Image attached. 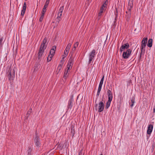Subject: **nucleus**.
<instances>
[{
    "label": "nucleus",
    "instance_id": "nucleus-29",
    "mask_svg": "<svg viewBox=\"0 0 155 155\" xmlns=\"http://www.w3.org/2000/svg\"><path fill=\"white\" fill-rule=\"evenodd\" d=\"M63 146L64 145H62L60 143H59L58 145L57 148L61 150L63 148Z\"/></svg>",
    "mask_w": 155,
    "mask_h": 155
},
{
    "label": "nucleus",
    "instance_id": "nucleus-31",
    "mask_svg": "<svg viewBox=\"0 0 155 155\" xmlns=\"http://www.w3.org/2000/svg\"><path fill=\"white\" fill-rule=\"evenodd\" d=\"M102 13H101V12H99L98 13V16L97 17V19L98 20H99L101 17V16L102 15Z\"/></svg>",
    "mask_w": 155,
    "mask_h": 155
},
{
    "label": "nucleus",
    "instance_id": "nucleus-33",
    "mask_svg": "<svg viewBox=\"0 0 155 155\" xmlns=\"http://www.w3.org/2000/svg\"><path fill=\"white\" fill-rule=\"evenodd\" d=\"M49 56H50V54H49L48 55V57H47V61L48 62H49L51 61L52 59V57H53V56H51V55L50 58H49Z\"/></svg>",
    "mask_w": 155,
    "mask_h": 155
},
{
    "label": "nucleus",
    "instance_id": "nucleus-32",
    "mask_svg": "<svg viewBox=\"0 0 155 155\" xmlns=\"http://www.w3.org/2000/svg\"><path fill=\"white\" fill-rule=\"evenodd\" d=\"M63 9L64 6L61 7L59 9L58 13L62 14Z\"/></svg>",
    "mask_w": 155,
    "mask_h": 155
},
{
    "label": "nucleus",
    "instance_id": "nucleus-5",
    "mask_svg": "<svg viewBox=\"0 0 155 155\" xmlns=\"http://www.w3.org/2000/svg\"><path fill=\"white\" fill-rule=\"evenodd\" d=\"M132 50L130 49H128L126 51L123 52L122 54V57L124 59L128 58L130 55Z\"/></svg>",
    "mask_w": 155,
    "mask_h": 155
},
{
    "label": "nucleus",
    "instance_id": "nucleus-48",
    "mask_svg": "<svg viewBox=\"0 0 155 155\" xmlns=\"http://www.w3.org/2000/svg\"><path fill=\"white\" fill-rule=\"evenodd\" d=\"M77 47H76V46L74 44V50H75L76 48Z\"/></svg>",
    "mask_w": 155,
    "mask_h": 155
},
{
    "label": "nucleus",
    "instance_id": "nucleus-55",
    "mask_svg": "<svg viewBox=\"0 0 155 155\" xmlns=\"http://www.w3.org/2000/svg\"><path fill=\"white\" fill-rule=\"evenodd\" d=\"M35 70V68L34 70Z\"/></svg>",
    "mask_w": 155,
    "mask_h": 155
},
{
    "label": "nucleus",
    "instance_id": "nucleus-10",
    "mask_svg": "<svg viewBox=\"0 0 155 155\" xmlns=\"http://www.w3.org/2000/svg\"><path fill=\"white\" fill-rule=\"evenodd\" d=\"M68 72L69 71H68V70H65L63 78L64 79H62V81L63 84L65 83L67 81V79L69 74L68 73Z\"/></svg>",
    "mask_w": 155,
    "mask_h": 155
},
{
    "label": "nucleus",
    "instance_id": "nucleus-54",
    "mask_svg": "<svg viewBox=\"0 0 155 155\" xmlns=\"http://www.w3.org/2000/svg\"><path fill=\"white\" fill-rule=\"evenodd\" d=\"M100 155H103L102 154H101Z\"/></svg>",
    "mask_w": 155,
    "mask_h": 155
},
{
    "label": "nucleus",
    "instance_id": "nucleus-49",
    "mask_svg": "<svg viewBox=\"0 0 155 155\" xmlns=\"http://www.w3.org/2000/svg\"><path fill=\"white\" fill-rule=\"evenodd\" d=\"M67 55H65L64 56V57H63L62 58V60H62L63 61H64L63 60L64 59V58L66 57V56Z\"/></svg>",
    "mask_w": 155,
    "mask_h": 155
},
{
    "label": "nucleus",
    "instance_id": "nucleus-17",
    "mask_svg": "<svg viewBox=\"0 0 155 155\" xmlns=\"http://www.w3.org/2000/svg\"><path fill=\"white\" fill-rule=\"evenodd\" d=\"M26 7L27 6L26 3L25 2L22 7V9L21 12V15L22 16H23L25 14L26 9Z\"/></svg>",
    "mask_w": 155,
    "mask_h": 155
},
{
    "label": "nucleus",
    "instance_id": "nucleus-35",
    "mask_svg": "<svg viewBox=\"0 0 155 155\" xmlns=\"http://www.w3.org/2000/svg\"><path fill=\"white\" fill-rule=\"evenodd\" d=\"M107 4H108V0H104V2L103 5H104V6L107 7Z\"/></svg>",
    "mask_w": 155,
    "mask_h": 155
},
{
    "label": "nucleus",
    "instance_id": "nucleus-27",
    "mask_svg": "<svg viewBox=\"0 0 155 155\" xmlns=\"http://www.w3.org/2000/svg\"><path fill=\"white\" fill-rule=\"evenodd\" d=\"M135 102V97H133L131 100V104L130 106L131 107H132L134 105V103Z\"/></svg>",
    "mask_w": 155,
    "mask_h": 155
},
{
    "label": "nucleus",
    "instance_id": "nucleus-39",
    "mask_svg": "<svg viewBox=\"0 0 155 155\" xmlns=\"http://www.w3.org/2000/svg\"><path fill=\"white\" fill-rule=\"evenodd\" d=\"M83 150L82 149H81L78 155H82V152L83 151Z\"/></svg>",
    "mask_w": 155,
    "mask_h": 155
},
{
    "label": "nucleus",
    "instance_id": "nucleus-40",
    "mask_svg": "<svg viewBox=\"0 0 155 155\" xmlns=\"http://www.w3.org/2000/svg\"><path fill=\"white\" fill-rule=\"evenodd\" d=\"M62 15V14H61V13H58L57 17H60V18H61V16Z\"/></svg>",
    "mask_w": 155,
    "mask_h": 155
},
{
    "label": "nucleus",
    "instance_id": "nucleus-43",
    "mask_svg": "<svg viewBox=\"0 0 155 155\" xmlns=\"http://www.w3.org/2000/svg\"><path fill=\"white\" fill-rule=\"evenodd\" d=\"M142 52H141V51L140 52V57H139V60H140L141 58V55H142Z\"/></svg>",
    "mask_w": 155,
    "mask_h": 155
},
{
    "label": "nucleus",
    "instance_id": "nucleus-21",
    "mask_svg": "<svg viewBox=\"0 0 155 155\" xmlns=\"http://www.w3.org/2000/svg\"><path fill=\"white\" fill-rule=\"evenodd\" d=\"M121 47L125 50V49H128L130 47V45L128 43H127L122 45Z\"/></svg>",
    "mask_w": 155,
    "mask_h": 155
},
{
    "label": "nucleus",
    "instance_id": "nucleus-38",
    "mask_svg": "<svg viewBox=\"0 0 155 155\" xmlns=\"http://www.w3.org/2000/svg\"><path fill=\"white\" fill-rule=\"evenodd\" d=\"M124 50L121 46L120 48V53H121Z\"/></svg>",
    "mask_w": 155,
    "mask_h": 155
},
{
    "label": "nucleus",
    "instance_id": "nucleus-9",
    "mask_svg": "<svg viewBox=\"0 0 155 155\" xmlns=\"http://www.w3.org/2000/svg\"><path fill=\"white\" fill-rule=\"evenodd\" d=\"M104 75L102 77V78L101 81L100 82L99 86L98 88V90L97 92V93L96 95L98 97L99 94L100 92V91H101V89L102 88V85L104 80Z\"/></svg>",
    "mask_w": 155,
    "mask_h": 155
},
{
    "label": "nucleus",
    "instance_id": "nucleus-8",
    "mask_svg": "<svg viewBox=\"0 0 155 155\" xmlns=\"http://www.w3.org/2000/svg\"><path fill=\"white\" fill-rule=\"evenodd\" d=\"M74 101L73 95H72L69 100L68 104L67 105L68 110L70 109H71L73 106V103Z\"/></svg>",
    "mask_w": 155,
    "mask_h": 155
},
{
    "label": "nucleus",
    "instance_id": "nucleus-37",
    "mask_svg": "<svg viewBox=\"0 0 155 155\" xmlns=\"http://www.w3.org/2000/svg\"><path fill=\"white\" fill-rule=\"evenodd\" d=\"M102 9H103L104 11L106 10L107 7L104 6V5H102L101 8Z\"/></svg>",
    "mask_w": 155,
    "mask_h": 155
},
{
    "label": "nucleus",
    "instance_id": "nucleus-14",
    "mask_svg": "<svg viewBox=\"0 0 155 155\" xmlns=\"http://www.w3.org/2000/svg\"><path fill=\"white\" fill-rule=\"evenodd\" d=\"M71 44L72 43H69L67 45L64 52V55H68L71 45Z\"/></svg>",
    "mask_w": 155,
    "mask_h": 155
},
{
    "label": "nucleus",
    "instance_id": "nucleus-16",
    "mask_svg": "<svg viewBox=\"0 0 155 155\" xmlns=\"http://www.w3.org/2000/svg\"><path fill=\"white\" fill-rule=\"evenodd\" d=\"M153 128V125L151 124H149L147 128V134H150L151 133Z\"/></svg>",
    "mask_w": 155,
    "mask_h": 155
},
{
    "label": "nucleus",
    "instance_id": "nucleus-52",
    "mask_svg": "<svg viewBox=\"0 0 155 155\" xmlns=\"http://www.w3.org/2000/svg\"><path fill=\"white\" fill-rule=\"evenodd\" d=\"M96 101H97V99H96V100H95V103H96Z\"/></svg>",
    "mask_w": 155,
    "mask_h": 155
},
{
    "label": "nucleus",
    "instance_id": "nucleus-15",
    "mask_svg": "<svg viewBox=\"0 0 155 155\" xmlns=\"http://www.w3.org/2000/svg\"><path fill=\"white\" fill-rule=\"evenodd\" d=\"M64 61L61 60L60 62V64H59L56 71V72H57V74H58L61 70L62 67L63 66V64H64Z\"/></svg>",
    "mask_w": 155,
    "mask_h": 155
},
{
    "label": "nucleus",
    "instance_id": "nucleus-53",
    "mask_svg": "<svg viewBox=\"0 0 155 155\" xmlns=\"http://www.w3.org/2000/svg\"><path fill=\"white\" fill-rule=\"evenodd\" d=\"M104 95H103V98H102L103 99L104 98Z\"/></svg>",
    "mask_w": 155,
    "mask_h": 155
},
{
    "label": "nucleus",
    "instance_id": "nucleus-2",
    "mask_svg": "<svg viewBox=\"0 0 155 155\" xmlns=\"http://www.w3.org/2000/svg\"><path fill=\"white\" fill-rule=\"evenodd\" d=\"M15 71L14 69H12L9 67L7 73V77L10 81H13L15 77Z\"/></svg>",
    "mask_w": 155,
    "mask_h": 155
},
{
    "label": "nucleus",
    "instance_id": "nucleus-30",
    "mask_svg": "<svg viewBox=\"0 0 155 155\" xmlns=\"http://www.w3.org/2000/svg\"><path fill=\"white\" fill-rule=\"evenodd\" d=\"M32 110L31 108H30L28 111L27 114V117H28L31 114V113L32 112Z\"/></svg>",
    "mask_w": 155,
    "mask_h": 155
},
{
    "label": "nucleus",
    "instance_id": "nucleus-28",
    "mask_svg": "<svg viewBox=\"0 0 155 155\" xmlns=\"http://www.w3.org/2000/svg\"><path fill=\"white\" fill-rule=\"evenodd\" d=\"M72 65L70 64L69 63H68V64L67 66V68L65 69V70H68V71H70V67H71V68H72Z\"/></svg>",
    "mask_w": 155,
    "mask_h": 155
},
{
    "label": "nucleus",
    "instance_id": "nucleus-41",
    "mask_svg": "<svg viewBox=\"0 0 155 155\" xmlns=\"http://www.w3.org/2000/svg\"><path fill=\"white\" fill-rule=\"evenodd\" d=\"M134 0H129L128 3L133 4Z\"/></svg>",
    "mask_w": 155,
    "mask_h": 155
},
{
    "label": "nucleus",
    "instance_id": "nucleus-47",
    "mask_svg": "<svg viewBox=\"0 0 155 155\" xmlns=\"http://www.w3.org/2000/svg\"><path fill=\"white\" fill-rule=\"evenodd\" d=\"M153 113H155V104L153 108Z\"/></svg>",
    "mask_w": 155,
    "mask_h": 155
},
{
    "label": "nucleus",
    "instance_id": "nucleus-4",
    "mask_svg": "<svg viewBox=\"0 0 155 155\" xmlns=\"http://www.w3.org/2000/svg\"><path fill=\"white\" fill-rule=\"evenodd\" d=\"M147 38L144 37L143 38L142 42L141 44L140 47L141 51V52L143 51L145 52V48L147 42Z\"/></svg>",
    "mask_w": 155,
    "mask_h": 155
},
{
    "label": "nucleus",
    "instance_id": "nucleus-3",
    "mask_svg": "<svg viewBox=\"0 0 155 155\" xmlns=\"http://www.w3.org/2000/svg\"><path fill=\"white\" fill-rule=\"evenodd\" d=\"M34 142L35 143L37 147H40L41 144V140L37 131L35 133V137L34 139Z\"/></svg>",
    "mask_w": 155,
    "mask_h": 155
},
{
    "label": "nucleus",
    "instance_id": "nucleus-13",
    "mask_svg": "<svg viewBox=\"0 0 155 155\" xmlns=\"http://www.w3.org/2000/svg\"><path fill=\"white\" fill-rule=\"evenodd\" d=\"M44 51L41 49H39L38 52V57H37L38 60L39 61H40L42 59V57L43 55Z\"/></svg>",
    "mask_w": 155,
    "mask_h": 155
},
{
    "label": "nucleus",
    "instance_id": "nucleus-23",
    "mask_svg": "<svg viewBox=\"0 0 155 155\" xmlns=\"http://www.w3.org/2000/svg\"><path fill=\"white\" fill-rule=\"evenodd\" d=\"M74 62V58H73L72 55H71L69 61L68 62V63H69L70 64L73 65Z\"/></svg>",
    "mask_w": 155,
    "mask_h": 155
},
{
    "label": "nucleus",
    "instance_id": "nucleus-7",
    "mask_svg": "<svg viewBox=\"0 0 155 155\" xmlns=\"http://www.w3.org/2000/svg\"><path fill=\"white\" fill-rule=\"evenodd\" d=\"M96 51L94 49H93L89 53V60L88 64H90L91 61L94 59V58L96 55Z\"/></svg>",
    "mask_w": 155,
    "mask_h": 155
},
{
    "label": "nucleus",
    "instance_id": "nucleus-46",
    "mask_svg": "<svg viewBox=\"0 0 155 155\" xmlns=\"http://www.w3.org/2000/svg\"><path fill=\"white\" fill-rule=\"evenodd\" d=\"M57 19L58 20V22L61 20V18L60 17H57Z\"/></svg>",
    "mask_w": 155,
    "mask_h": 155
},
{
    "label": "nucleus",
    "instance_id": "nucleus-50",
    "mask_svg": "<svg viewBox=\"0 0 155 155\" xmlns=\"http://www.w3.org/2000/svg\"><path fill=\"white\" fill-rule=\"evenodd\" d=\"M79 95H80V94L78 95V96H77V100H78V97H79Z\"/></svg>",
    "mask_w": 155,
    "mask_h": 155
},
{
    "label": "nucleus",
    "instance_id": "nucleus-22",
    "mask_svg": "<svg viewBox=\"0 0 155 155\" xmlns=\"http://www.w3.org/2000/svg\"><path fill=\"white\" fill-rule=\"evenodd\" d=\"M152 43H153V39L152 38L149 39L148 41V43L147 44V46L149 48H151L152 47Z\"/></svg>",
    "mask_w": 155,
    "mask_h": 155
},
{
    "label": "nucleus",
    "instance_id": "nucleus-36",
    "mask_svg": "<svg viewBox=\"0 0 155 155\" xmlns=\"http://www.w3.org/2000/svg\"><path fill=\"white\" fill-rule=\"evenodd\" d=\"M3 37H2L0 39V48H1L2 47V41H3Z\"/></svg>",
    "mask_w": 155,
    "mask_h": 155
},
{
    "label": "nucleus",
    "instance_id": "nucleus-24",
    "mask_svg": "<svg viewBox=\"0 0 155 155\" xmlns=\"http://www.w3.org/2000/svg\"><path fill=\"white\" fill-rule=\"evenodd\" d=\"M114 14L115 15V21H114V23H116V21L117 19V17L118 16V11L117 8H115V11L114 12Z\"/></svg>",
    "mask_w": 155,
    "mask_h": 155
},
{
    "label": "nucleus",
    "instance_id": "nucleus-11",
    "mask_svg": "<svg viewBox=\"0 0 155 155\" xmlns=\"http://www.w3.org/2000/svg\"><path fill=\"white\" fill-rule=\"evenodd\" d=\"M103 99L101 101L99 102L98 104V108L97 109L98 112H101L102 111L104 108V104L102 102Z\"/></svg>",
    "mask_w": 155,
    "mask_h": 155
},
{
    "label": "nucleus",
    "instance_id": "nucleus-56",
    "mask_svg": "<svg viewBox=\"0 0 155 155\" xmlns=\"http://www.w3.org/2000/svg\"><path fill=\"white\" fill-rule=\"evenodd\" d=\"M84 153L82 155H84Z\"/></svg>",
    "mask_w": 155,
    "mask_h": 155
},
{
    "label": "nucleus",
    "instance_id": "nucleus-45",
    "mask_svg": "<svg viewBox=\"0 0 155 155\" xmlns=\"http://www.w3.org/2000/svg\"><path fill=\"white\" fill-rule=\"evenodd\" d=\"M98 106V104H95V110H97V107Z\"/></svg>",
    "mask_w": 155,
    "mask_h": 155
},
{
    "label": "nucleus",
    "instance_id": "nucleus-19",
    "mask_svg": "<svg viewBox=\"0 0 155 155\" xmlns=\"http://www.w3.org/2000/svg\"><path fill=\"white\" fill-rule=\"evenodd\" d=\"M56 46L55 45L53 46L52 48L50 50V54L51 56H53L56 49Z\"/></svg>",
    "mask_w": 155,
    "mask_h": 155
},
{
    "label": "nucleus",
    "instance_id": "nucleus-26",
    "mask_svg": "<svg viewBox=\"0 0 155 155\" xmlns=\"http://www.w3.org/2000/svg\"><path fill=\"white\" fill-rule=\"evenodd\" d=\"M111 101L108 100V101L107 102L106 105L105 107L106 109H107L110 106Z\"/></svg>",
    "mask_w": 155,
    "mask_h": 155
},
{
    "label": "nucleus",
    "instance_id": "nucleus-6",
    "mask_svg": "<svg viewBox=\"0 0 155 155\" xmlns=\"http://www.w3.org/2000/svg\"><path fill=\"white\" fill-rule=\"evenodd\" d=\"M47 41V38L46 37H45L43 40L39 49H41L44 51H45L47 47V45L48 44Z\"/></svg>",
    "mask_w": 155,
    "mask_h": 155
},
{
    "label": "nucleus",
    "instance_id": "nucleus-34",
    "mask_svg": "<svg viewBox=\"0 0 155 155\" xmlns=\"http://www.w3.org/2000/svg\"><path fill=\"white\" fill-rule=\"evenodd\" d=\"M32 150V149L30 147H28V155H31V152Z\"/></svg>",
    "mask_w": 155,
    "mask_h": 155
},
{
    "label": "nucleus",
    "instance_id": "nucleus-51",
    "mask_svg": "<svg viewBox=\"0 0 155 155\" xmlns=\"http://www.w3.org/2000/svg\"><path fill=\"white\" fill-rule=\"evenodd\" d=\"M72 51L73 52H74L75 51V50H74V48L72 49Z\"/></svg>",
    "mask_w": 155,
    "mask_h": 155
},
{
    "label": "nucleus",
    "instance_id": "nucleus-25",
    "mask_svg": "<svg viewBox=\"0 0 155 155\" xmlns=\"http://www.w3.org/2000/svg\"><path fill=\"white\" fill-rule=\"evenodd\" d=\"M45 13V12H41V15L39 19L40 21L41 22L42 21L44 16Z\"/></svg>",
    "mask_w": 155,
    "mask_h": 155
},
{
    "label": "nucleus",
    "instance_id": "nucleus-18",
    "mask_svg": "<svg viewBox=\"0 0 155 155\" xmlns=\"http://www.w3.org/2000/svg\"><path fill=\"white\" fill-rule=\"evenodd\" d=\"M50 2V0H47L46 2L45 3V5L44 6L41 12H45L46 10V8L48 7L49 2Z\"/></svg>",
    "mask_w": 155,
    "mask_h": 155
},
{
    "label": "nucleus",
    "instance_id": "nucleus-1",
    "mask_svg": "<svg viewBox=\"0 0 155 155\" xmlns=\"http://www.w3.org/2000/svg\"><path fill=\"white\" fill-rule=\"evenodd\" d=\"M133 7V4L132 3H128L127 11H126L127 15H125V18L127 21H129L132 16L131 8Z\"/></svg>",
    "mask_w": 155,
    "mask_h": 155
},
{
    "label": "nucleus",
    "instance_id": "nucleus-42",
    "mask_svg": "<svg viewBox=\"0 0 155 155\" xmlns=\"http://www.w3.org/2000/svg\"><path fill=\"white\" fill-rule=\"evenodd\" d=\"M105 11L103 9H102L101 8L100 9V12H101V13H103Z\"/></svg>",
    "mask_w": 155,
    "mask_h": 155
},
{
    "label": "nucleus",
    "instance_id": "nucleus-20",
    "mask_svg": "<svg viewBox=\"0 0 155 155\" xmlns=\"http://www.w3.org/2000/svg\"><path fill=\"white\" fill-rule=\"evenodd\" d=\"M70 135H71L72 137L73 138L75 134V129L74 126L72 125L70 127Z\"/></svg>",
    "mask_w": 155,
    "mask_h": 155
},
{
    "label": "nucleus",
    "instance_id": "nucleus-44",
    "mask_svg": "<svg viewBox=\"0 0 155 155\" xmlns=\"http://www.w3.org/2000/svg\"><path fill=\"white\" fill-rule=\"evenodd\" d=\"M74 45H75L76 46V47H78L79 45V42H76L75 44H74Z\"/></svg>",
    "mask_w": 155,
    "mask_h": 155
},
{
    "label": "nucleus",
    "instance_id": "nucleus-12",
    "mask_svg": "<svg viewBox=\"0 0 155 155\" xmlns=\"http://www.w3.org/2000/svg\"><path fill=\"white\" fill-rule=\"evenodd\" d=\"M112 90V88H111V90L108 89L107 92V94L108 95V100L111 101H112L113 98V93L111 92Z\"/></svg>",
    "mask_w": 155,
    "mask_h": 155
}]
</instances>
